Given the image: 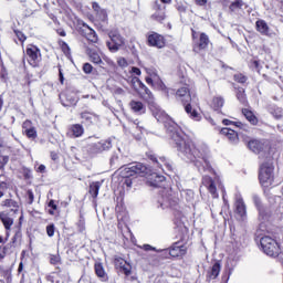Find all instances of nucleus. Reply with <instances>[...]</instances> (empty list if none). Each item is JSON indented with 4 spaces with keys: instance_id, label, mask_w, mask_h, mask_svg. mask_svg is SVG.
I'll use <instances>...</instances> for the list:
<instances>
[{
    "instance_id": "54",
    "label": "nucleus",
    "mask_w": 283,
    "mask_h": 283,
    "mask_svg": "<svg viewBox=\"0 0 283 283\" xmlns=\"http://www.w3.org/2000/svg\"><path fill=\"white\" fill-rule=\"evenodd\" d=\"M17 242H21V232L18 231L12 237L10 243L13 244L17 248Z\"/></svg>"
},
{
    "instance_id": "16",
    "label": "nucleus",
    "mask_w": 283,
    "mask_h": 283,
    "mask_svg": "<svg viewBox=\"0 0 283 283\" xmlns=\"http://www.w3.org/2000/svg\"><path fill=\"white\" fill-rule=\"evenodd\" d=\"M60 101L63 107H74L78 101L76 99V94L72 91H63L60 93Z\"/></svg>"
},
{
    "instance_id": "24",
    "label": "nucleus",
    "mask_w": 283,
    "mask_h": 283,
    "mask_svg": "<svg viewBox=\"0 0 283 283\" xmlns=\"http://www.w3.org/2000/svg\"><path fill=\"white\" fill-rule=\"evenodd\" d=\"M147 85H150L153 90H157L158 92H164V94H167V91L169 87L163 82V78H160V75H157L154 80H151V83H147Z\"/></svg>"
},
{
    "instance_id": "6",
    "label": "nucleus",
    "mask_w": 283,
    "mask_h": 283,
    "mask_svg": "<svg viewBox=\"0 0 283 283\" xmlns=\"http://www.w3.org/2000/svg\"><path fill=\"white\" fill-rule=\"evenodd\" d=\"M191 39H192V52L195 54H201V52H207L209 45H211V39L206 32H198L196 29L191 28Z\"/></svg>"
},
{
    "instance_id": "9",
    "label": "nucleus",
    "mask_w": 283,
    "mask_h": 283,
    "mask_svg": "<svg viewBox=\"0 0 283 283\" xmlns=\"http://www.w3.org/2000/svg\"><path fill=\"white\" fill-rule=\"evenodd\" d=\"M161 255L168 260H177L187 255V247L181 244L180 241L174 242L171 247L161 251Z\"/></svg>"
},
{
    "instance_id": "12",
    "label": "nucleus",
    "mask_w": 283,
    "mask_h": 283,
    "mask_svg": "<svg viewBox=\"0 0 283 283\" xmlns=\"http://www.w3.org/2000/svg\"><path fill=\"white\" fill-rule=\"evenodd\" d=\"M27 61L32 67L39 66V56H41V49L34 44H29L25 50Z\"/></svg>"
},
{
    "instance_id": "25",
    "label": "nucleus",
    "mask_w": 283,
    "mask_h": 283,
    "mask_svg": "<svg viewBox=\"0 0 283 283\" xmlns=\"http://www.w3.org/2000/svg\"><path fill=\"white\" fill-rule=\"evenodd\" d=\"M0 220L7 231V238H10V231L12 229V224H14V219L10 218V216L6 212H0Z\"/></svg>"
},
{
    "instance_id": "17",
    "label": "nucleus",
    "mask_w": 283,
    "mask_h": 283,
    "mask_svg": "<svg viewBox=\"0 0 283 283\" xmlns=\"http://www.w3.org/2000/svg\"><path fill=\"white\" fill-rule=\"evenodd\" d=\"M22 133L30 140H36L39 134L36 133V127L32 125V120L27 119L22 124Z\"/></svg>"
},
{
    "instance_id": "53",
    "label": "nucleus",
    "mask_w": 283,
    "mask_h": 283,
    "mask_svg": "<svg viewBox=\"0 0 283 283\" xmlns=\"http://www.w3.org/2000/svg\"><path fill=\"white\" fill-rule=\"evenodd\" d=\"M84 74H92V72H94V66H92V64L90 63H84L83 67H82Z\"/></svg>"
},
{
    "instance_id": "38",
    "label": "nucleus",
    "mask_w": 283,
    "mask_h": 283,
    "mask_svg": "<svg viewBox=\"0 0 283 283\" xmlns=\"http://www.w3.org/2000/svg\"><path fill=\"white\" fill-rule=\"evenodd\" d=\"M48 207H49V210H48L49 216H56V213H60L59 205H56V200L51 199L48 202Z\"/></svg>"
},
{
    "instance_id": "20",
    "label": "nucleus",
    "mask_w": 283,
    "mask_h": 283,
    "mask_svg": "<svg viewBox=\"0 0 283 283\" xmlns=\"http://www.w3.org/2000/svg\"><path fill=\"white\" fill-rule=\"evenodd\" d=\"M220 134L221 136L228 138L229 143H231L232 145H238V143H240V135H238V132L231 128H221Z\"/></svg>"
},
{
    "instance_id": "43",
    "label": "nucleus",
    "mask_w": 283,
    "mask_h": 283,
    "mask_svg": "<svg viewBox=\"0 0 283 283\" xmlns=\"http://www.w3.org/2000/svg\"><path fill=\"white\" fill-rule=\"evenodd\" d=\"M146 157L148 158V160L153 163L154 167H156V165H159L160 167H163V164H160V161L158 160V156H156L154 151L146 153Z\"/></svg>"
},
{
    "instance_id": "57",
    "label": "nucleus",
    "mask_w": 283,
    "mask_h": 283,
    "mask_svg": "<svg viewBox=\"0 0 283 283\" xmlns=\"http://www.w3.org/2000/svg\"><path fill=\"white\" fill-rule=\"evenodd\" d=\"M28 205H32L34 202V192L32 189L27 191Z\"/></svg>"
},
{
    "instance_id": "51",
    "label": "nucleus",
    "mask_w": 283,
    "mask_h": 283,
    "mask_svg": "<svg viewBox=\"0 0 283 283\" xmlns=\"http://www.w3.org/2000/svg\"><path fill=\"white\" fill-rule=\"evenodd\" d=\"M27 253H28L27 250H22L21 255H20L21 262L19 263V266H18V273H22L23 272V260H25V254Z\"/></svg>"
},
{
    "instance_id": "45",
    "label": "nucleus",
    "mask_w": 283,
    "mask_h": 283,
    "mask_svg": "<svg viewBox=\"0 0 283 283\" xmlns=\"http://www.w3.org/2000/svg\"><path fill=\"white\" fill-rule=\"evenodd\" d=\"M233 81H235V83H240L241 85H244V83L249 81V77H247V75L242 73H237L233 75Z\"/></svg>"
},
{
    "instance_id": "10",
    "label": "nucleus",
    "mask_w": 283,
    "mask_h": 283,
    "mask_svg": "<svg viewBox=\"0 0 283 283\" xmlns=\"http://www.w3.org/2000/svg\"><path fill=\"white\" fill-rule=\"evenodd\" d=\"M146 41L148 48H156L157 50H163V48L167 46V39H165V35L156 31L148 32L146 35Z\"/></svg>"
},
{
    "instance_id": "1",
    "label": "nucleus",
    "mask_w": 283,
    "mask_h": 283,
    "mask_svg": "<svg viewBox=\"0 0 283 283\" xmlns=\"http://www.w3.org/2000/svg\"><path fill=\"white\" fill-rule=\"evenodd\" d=\"M169 136L181 156L192 163L199 171H209L212 169L209 154L205 150H200L196 142L182 132V128L178 125L171 126L169 128Z\"/></svg>"
},
{
    "instance_id": "29",
    "label": "nucleus",
    "mask_w": 283,
    "mask_h": 283,
    "mask_svg": "<svg viewBox=\"0 0 283 283\" xmlns=\"http://www.w3.org/2000/svg\"><path fill=\"white\" fill-rule=\"evenodd\" d=\"M205 186L207 187L209 193H211L212 198H218V188L216 187V181H213V178L206 177Z\"/></svg>"
},
{
    "instance_id": "21",
    "label": "nucleus",
    "mask_w": 283,
    "mask_h": 283,
    "mask_svg": "<svg viewBox=\"0 0 283 283\" xmlns=\"http://www.w3.org/2000/svg\"><path fill=\"white\" fill-rule=\"evenodd\" d=\"M66 134L70 138H81L85 134V128L83 124H73L69 126Z\"/></svg>"
},
{
    "instance_id": "13",
    "label": "nucleus",
    "mask_w": 283,
    "mask_h": 283,
    "mask_svg": "<svg viewBox=\"0 0 283 283\" xmlns=\"http://www.w3.org/2000/svg\"><path fill=\"white\" fill-rule=\"evenodd\" d=\"M247 147L250 151H253V154H264L266 149H271L266 139H251L248 142Z\"/></svg>"
},
{
    "instance_id": "27",
    "label": "nucleus",
    "mask_w": 283,
    "mask_h": 283,
    "mask_svg": "<svg viewBox=\"0 0 283 283\" xmlns=\"http://www.w3.org/2000/svg\"><path fill=\"white\" fill-rule=\"evenodd\" d=\"M241 114L244 116L248 123H250V125L256 126L260 123V119H258L255 113H253V111L250 108H242Z\"/></svg>"
},
{
    "instance_id": "55",
    "label": "nucleus",
    "mask_w": 283,
    "mask_h": 283,
    "mask_svg": "<svg viewBox=\"0 0 283 283\" xmlns=\"http://www.w3.org/2000/svg\"><path fill=\"white\" fill-rule=\"evenodd\" d=\"M176 10L180 13V14H185V12H187V6H185V3L179 2L176 4Z\"/></svg>"
},
{
    "instance_id": "40",
    "label": "nucleus",
    "mask_w": 283,
    "mask_h": 283,
    "mask_svg": "<svg viewBox=\"0 0 283 283\" xmlns=\"http://www.w3.org/2000/svg\"><path fill=\"white\" fill-rule=\"evenodd\" d=\"M146 74H148V76L145 77V82L151 83V81L158 76V71L154 67H149L146 69Z\"/></svg>"
},
{
    "instance_id": "7",
    "label": "nucleus",
    "mask_w": 283,
    "mask_h": 283,
    "mask_svg": "<svg viewBox=\"0 0 283 283\" xmlns=\"http://www.w3.org/2000/svg\"><path fill=\"white\" fill-rule=\"evenodd\" d=\"M260 245L263 253L270 258H277L280 253H282V248L280 247L277 240L269 235H264L260 239Z\"/></svg>"
},
{
    "instance_id": "26",
    "label": "nucleus",
    "mask_w": 283,
    "mask_h": 283,
    "mask_svg": "<svg viewBox=\"0 0 283 283\" xmlns=\"http://www.w3.org/2000/svg\"><path fill=\"white\" fill-rule=\"evenodd\" d=\"M86 54L88 56V60L94 65H103V57H101V53L94 49L86 50Z\"/></svg>"
},
{
    "instance_id": "41",
    "label": "nucleus",
    "mask_w": 283,
    "mask_h": 283,
    "mask_svg": "<svg viewBox=\"0 0 283 283\" xmlns=\"http://www.w3.org/2000/svg\"><path fill=\"white\" fill-rule=\"evenodd\" d=\"M13 34H15L17 39L19 40V42L21 43V45L23 48V45H25V41H28V35L19 29H14Z\"/></svg>"
},
{
    "instance_id": "15",
    "label": "nucleus",
    "mask_w": 283,
    "mask_h": 283,
    "mask_svg": "<svg viewBox=\"0 0 283 283\" xmlns=\"http://www.w3.org/2000/svg\"><path fill=\"white\" fill-rule=\"evenodd\" d=\"M80 118L82 120V125H84L85 127H94V125H98V123H101V116L90 111H84L80 113Z\"/></svg>"
},
{
    "instance_id": "63",
    "label": "nucleus",
    "mask_w": 283,
    "mask_h": 283,
    "mask_svg": "<svg viewBox=\"0 0 283 283\" xmlns=\"http://www.w3.org/2000/svg\"><path fill=\"white\" fill-rule=\"evenodd\" d=\"M251 67H253L254 70H260V61L252 60L251 61Z\"/></svg>"
},
{
    "instance_id": "30",
    "label": "nucleus",
    "mask_w": 283,
    "mask_h": 283,
    "mask_svg": "<svg viewBox=\"0 0 283 283\" xmlns=\"http://www.w3.org/2000/svg\"><path fill=\"white\" fill-rule=\"evenodd\" d=\"M210 107L214 112H222V107H224V97H222V96L212 97Z\"/></svg>"
},
{
    "instance_id": "64",
    "label": "nucleus",
    "mask_w": 283,
    "mask_h": 283,
    "mask_svg": "<svg viewBox=\"0 0 283 283\" xmlns=\"http://www.w3.org/2000/svg\"><path fill=\"white\" fill-rule=\"evenodd\" d=\"M35 171L38 174H45V165L41 164L36 169Z\"/></svg>"
},
{
    "instance_id": "8",
    "label": "nucleus",
    "mask_w": 283,
    "mask_h": 283,
    "mask_svg": "<svg viewBox=\"0 0 283 283\" xmlns=\"http://www.w3.org/2000/svg\"><path fill=\"white\" fill-rule=\"evenodd\" d=\"M76 28L78 34L86 39L88 45H96L98 43V34L85 21L77 19Z\"/></svg>"
},
{
    "instance_id": "61",
    "label": "nucleus",
    "mask_w": 283,
    "mask_h": 283,
    "mask_svg": "<svg viewBox=\"0 0 283 283\" xmlns=\"http://www.w3.org/2000/svg\"><path fill=\"white\" fill-rule=\"evenodd\" d=\"M0 198H3V191H6V189H8V182L6 181H1L0 182Z\"/></svg>"
},
{
    "instance_id": "3",
    "label": "nucleus",
    "mask_w": 283,
    "mask_h": 283,
    "mask_svg": "<svg viewBox=\"0 0 283 283\" xmlns=\"http://www.w3.org/2000/svg\"><path fill=\"white\" fill-rule=\"evenodd\" d=\"M132 83L133 88L138 94L139 98L147 103L156 120H163V118H165V111L160 109V106L156 103V97L154 96V93H151V90H149V87H147V85H145L138 77H133Z\"/></svg>"
},
{
    "instance_id": "14",
    "label": "nucleus",
    "mask_w": 283,
    "mask_h": 283,
    "mask_svg": "<svg viewBox=\"0 0 283 283\" xmlns=\"http://www.w3.org/2000/svg\"><path fill=\"white\" fill-rule=\"evenodd\" d=\"M92 9L95 12L96 21L99 23V25L105 27L109 23L107 9L102 8L96 1L92 2Z\"/></svg>"
},
{
    "instance_id": "4",
    "label": "nucleus",
    "mask_w": 283,
    "mask_h": 283,
    "mask_svg": "<svg viewBox=\"0 0 283 283\" xmlns=\"http://www.w3.org/2000/svg\"><path fill=\"white\" fill-rule=\"evenodd\" d=\"M120 186L123 189H126L129 191L132 189V185H134V179H136L137 176H140L142 178H145L147 176V166L137 163L133 166L120 168Z\"/></svg>"
},
{
    "instance_id": "50",
    "label": "nucleus",
    "mask_w": 283,
    "mask_h": 283,
    "mask_svg": "<svg viewBox=\"0 0 283 283\" xmlns=\"http://www.w3.org/2000/svg\"><path fill=\"white\" fill-rule=\"evenodd\" d=\"M253 202L259 213H262L264 211V206H262V200L260 199V197H254Z\"/></svg>"
},
{
    "instance_id": "58",
    "label": "nucleus",
    "mask_w": 283,
    "mask_h": 283,
    "mask_svg": "<svg viewBox=\"0 0 283 283\" xmlns=\"http://www.w3.org/2000/svg\"><path fill=\"white\" fill-rule=\"evenodd\" d=\"M117 65L119 67H127V65H129V63H127V59L125 57H118L117 59Z\"/></svg>"
},
{
    "instance_id": "49",
    "label": "nucleus",
    "mask_w": 283,
    "mask_h": 283,
    "mask_svg": "<svg viewBox=\"0 0 283 283\" xmlns=\"http://www.w3.org/2000/svg\"><path fill=\"white\" fill-rule=\"evenodd\" d=\"M24 180H30L32 179V169L28 168V167H22V171H21Z\"/></svg>"
},
{
    "instance_id": "48",
    "label": "nucleus",
    "mask_w": 283,
    "mask_h": 283,
    "mask_svg": "<svg viewBox=\"0 0 283 283\" xmlns=\"http://www.w3.org/2000/svg\"><path fill=\"white\" fill-rule=\"evenodd\" d=\"M55 232H56V226H54V223H50L46 226V235L49 238H54Z\"/></svg>"
},
{
    "instance_id": "44",
    "label": "nucleus",
    "mask_w": 283,
    "mask_h": 283,
    "mask_svg": "<svg viewBox=\"0 0 283 283\" xmlns=\"http://www.w3.org/2000/svg\"><path fill=\"white\" fill-rule=\"evenodd\" d=\"M242 6H244V2L242 0H235L231 2L229 6L230 12H235V10H241Z\"/></svg>"
},
{
    "instance_id": "46",
    "label": "nucleus",
    "mask_w": 283,
    "mask_h": 283,
    "mask_svg": "<svg viewBox=\"0 0 283 283\" xmlns=\"http://www.w3.org/2000/svg\"><path fill=\"white\" fill-rule=\"evenodd\" d=\"M118 271H120V273H124L126 277H129V275H132V264H129V262L126 261V264L119 268Z\"/></svg>"
},
{
    "instance_id": "5",
    "label": "nucleus",
    "mask_w": 283,
    "mask_h": 283,
    "mask_svg": "<svg viewBox=\"0 0 283 283\" xmlns=\"http://www.w3.org/2000/svg\"><path fill=\"white\" fill-rule=\"evenodd\" d=\"M258 179L261 187L269 189L275 182V163L269 158L259 165Z\"/></svg>"
},
{
    "instance_id": "37",
    "label": "nucleus",
    "mask_w": 283,
    "mask_h": 283,
    "mask_svg": "<svg viewBox=\"0 0 283 283\" xmlns=\"http://www.w3.org/2000/svg\"><path fill=\"white\" fill-rule=\"evenodd\" d=\"M158 161L160 163V165H155V167H157V169H161V171H165V169H167V171H174V166H171L169 164V161L167 160V158L165 157H159Z\"/></svg>"
},
{
    "instance_id": "2",
    "label": "nucleus",
    "mask_w": 283,
    "mask_h": 283,
    "mask_svg": "<svg viewBox=\"0 0 283 283\" xmlns=\"http://www.w3.org/2000/svg\"><path fill=\"white\" fill-rule=\"evenodd\" d=\"M165 96L167 98H171V96H174L177 103H181L189 118H191L192 120H201L202 116L200 115V113H198V111L193 109V106H191V85L185 84L177 90L168 87Z\"/></svg>"
},
{
    "instance_id": "23",
    "label": "nucleus",
    "mask_w": 283,
    "mask_h": 283,
    "mask_svg": "<svg viewBox=\"0 0 283 283\" xmlns=\"http://www.w3.org/2000/svg\"><path fill=\"white\" fill-rule=\"evenodd\" d=\"M175 233H176V240H178L179 243L185 242L189 235V228L187 226L179 224L175 228Z\"/></svg>"
},
{
    "instance_id": "22",
    "label": "nucleus",
    "mask_w": 283,
    "mask_h": 283,
    "mask_svg": "<svg viewBox=\"0 0 283 283\" xmlns=\"http://www.w3.org/2000/svg\"><path fill=\"white\" fill-rule=\"evenodd\" d=\"M129 108L132 109L133 114H136L137 116H143L147 112V107L145 104L140 101L132 99L129 102Z\"/></svg>"
},
{
    "instance_id": "33",
    "label": "nucleus",
    "mask_w": 283,
    "mask_h": 283,
    "mask_svg": "<svg viewBox=\"0 0 283 283\" xmlns=\"http://www.w3.org/2000/svg\"><path fill=\"white\" fill-rule=\"evenodd\" d=\"M98 191H101V181H93L88 186V193L93 198V200H96L98 198Z\"/></svg>"
},
{
    "instance_id": "52",
    "label": "nucleus",
    "mask_w": 283,
    "mask_h": 283,
    "mask_svg": "<svg viewBox=\"0 0 283 283\" xmlns=\"http://www.w3.org/2000/svg\"><path fill=\"white\" fill-rule=\"evenodd\" d=\"M10 160L8 155H0V169H3Z\"/></svg>"
},
{
    "instance_id": "18",
    "label": "nucleus",
    "mask_w": 283,
    "mask_h": 283,
    "mask_svg": "<svg viewBox=\"0 0 283 283\" xmlns=\"http://www.w3.org/2000/svg\"><path fill=\"white\" fill-rule=\"evenodd\" d=\"M220 271H222V264H220V261H216L206 273V282L210 283L213 282V280H218Z\"/></svg>"
},
{
    "instance_id": "31",
    "label": "nucleus",
    "mask_w": 283,
    "mask_h": 283,
    "mask_svg": "<svg viewBox=\"0 0 283 283\" xmlns=\"http://www.w3.org/2000/svg\"><path fill=\"white\" fill-rule=\"evenodd\" d=\"M256 32L262 34L263 36H269V24L264 20H258L255 22Z\"/></svg>"
},
{
    "instance_id": "35",
    "label": "nucleus",
    "mask_w": 283,
    "mask_h": 283,
    "mask_svg": "<svg viewBox=\"0 0 283 283\" xmlns=\"http://www.w3.org/2000/svg\"><path fill=\"white\" fill-rule=\"evenodd\" d=\"M160 4L156 6V10L157 12H155L150 19H153V21H157V23H163V21H165V19H167V14L164 11H160Z\"/></svg>"
},
{
    "instance_id": "47",
    "label": "nucleus",
    "mask_w": 283,
    "mask_h": 283,
    "mask_svg": "<svg viewBox=\"0 0 283 283\" xmlns=\"http://www.w3.org/2000/svg\"><path fill=\"white\" fill-rule=\"evenodd\" d=\"M50 264L56 266V264H61V255L60 254H51L49 256Z\"/></svg>"
},
{
    "instance_id": "42",
    "label": "nucleus",
    "mask_w": 283,
    "mask_h": 283,
    "mask_svg": "<svg viewBox=\"0 0 283 283\" xmlns=\"http://www.w3.org/2000/svg\"><path fill=\"white\" fill-rule=\"evenodd\" d=\"M126 260L123 259L122 256L115 255L113 259V264L115 266L116 270H119L123 265L126 264Z\"/></svg>"
},
{
    "instance_id": "39",
    "label": "nucleus",
    "mask_w": 283,
    "mask_h": 283,
    "mask_svg": "<svg viewBox=\"0 0 283 283\" xmlns=\"http://www.w3.org/2000/svg\"><path fill=\"white\" fill-rule=\"evenodd\" d=\"M10 76L8 73V69L6 67V64H3V61L0 64V81L1 83H8Z\"/></svg>"
},
{
    "instance_id": "60",
    "label": "nucleus",
    "mask_w": 283,
    "mask_h": 283,
    "mask_svg": "<svg viewBox=\"0 0 283 283\" xmlns=\"http://www.w3.org/2000/svg\"><path fill=\"white\" fill-rule=\"evenodd\" d=\"M196 6L199 8H207V4L209 3V0H193Z\"/></svg>"
},
{
    "instance_id": "32",
    "label": "nucleus",
    "mask_w": 283,
    "mask_h": 283,
    "mask_svg": "<svg viewBox=\"0 0 283 283\" xmlns=\"http://www.w3.org/2000/svg\"><path fill=\"white\" fill-rule=\"evenodd\" d=\"M235 97L241 103V105H249V99L247 98V91L243 87L235 88Z\"/></svg>"
},
{
    "instance_id": "34",
    "label": "nucleus",
    "mask_w": 283,
    "mask_h": 283,
    "mask_svg": "<svg viewBox=\"0 0 283 283\" xmlns=\"http://www.w3.org/2000/svg\"><path fill=\"white\" fill-rule=\"evenodd\" d=\"M94 271H95V275H97L99 280H107V273L105 272V268L103 266V263L95 262Z\"/></svg>"
},
{
    "instance_id": "36",
    "label": "nucleus",
    "mask_w": 283,
    "mask_h": 283,
    "mask_svg": "<svg viewBox=\"0 0 283 283\" xmlns=\"http://www.w3.org/2000/svg\"><path fill=\"white\" fill-rule=\"evenodd\" d=\"M57 45L61 52H63V54L66 56V59H70L72 56V49H70V45L67 44V42L63 40H59Z\"/></svg>"
},
{
    "instance_id": "28",
    "label": "nucleus",
    "mask_w": 283,
    "mask_h": 283,
    "mask_svg": "<svg viewBox=\"0 0 283 283\" xmlns=\"http://www.w3.org/2000/svg\"><path fill=\"white\" fill-rule=\"evenodd\" d=\"M234 208L237 214H239L242 219L247 218V205L244 203L243 198L235 200Z\"/></svg>"
},
{
    "instance_id": "56",
    "label": "nucleus",
    "mask_w": 283,
    "mask_h": 283,
    "mask_svg": "<svg viewBox=\"0 0 283 283\" xmlns=\"http://www.w3.org/2000/svg\"><path fill=\"white\" fill-rule=\"evenodd\" d=\"M3 251L8 253H13L14 249H17L11 242H9L7 245L2 247Z\"/></svg>"
},
{
    "instance_id": "19",
    "label": "nucleus",
    "mask_w": 283,
    "mask_h": 283,
    "mask_svg": "<svg viewBox=\"0 0 283 283\" xmlns=\"http://www.w3.org/2000/svg\"><path fill=\"white\" fill-rule=\"evenodd\" d=\"M165 176L153 172L147 177L146 185H148V187L160 188L163 187V182H165Z\"/></svg>"
},
{
    "instance_id": "11",
    "label": "nucleus",
    "mask_w": 283,
    "mask_h": 283,
    "mask_svg": "<svg viewBox=\"0 0 283 283\" xmlns=\"http://www.w3.org/2000/svg\"><path fill=\"white\" fill-rule=\"evenodd\" d=\"M111 41L106 42V46L108 48L109 52H118L122 45H125V38L120 35V33L116 31H111L108 33Z\"/></svg>"
},
{
    "instance_id": "62",
    "label": "nucleus",
    "mask_w": 283,
    "mask_h": 283,
    "mask_svg": "<svg viewBox=\"0 0 283 283\" xmlns=\"http://www.w3.org/2000/svg\"><path fill=\"white\" fill-rule=\"evenodd\" d=\"M130 72H132V74H135L136 76H140V74H143V72L137 66H133Z\"/></svg>"
},
{
    "instance_id": "59",
    "label": "nucleus",
    "mask_w": 283,
    "mask_h": 283,
    "mask_svg": "<svg viewBox=\"0 0 283 283\" xmlns=\"http://www.w3.org/2000/svg\"><path fill=\"white\" fill-rule=\"evenodd\" d=\"M59 69V80L61 85H64L65 83V77L63 76V69L61 67V64L57 65Z\"/></svg>"
}]
</instances>
